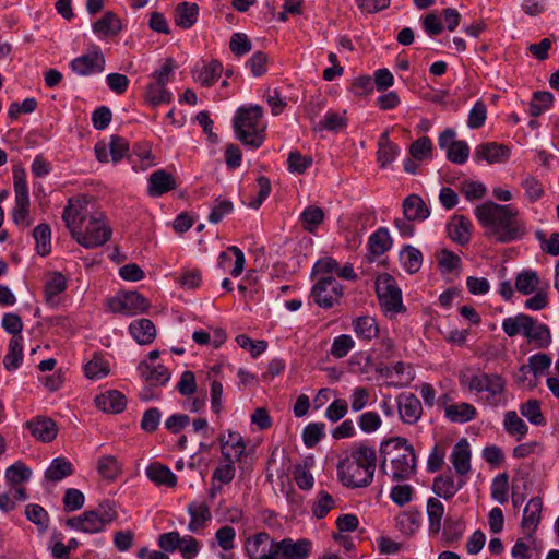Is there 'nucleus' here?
I'll return each mask as SVG.
<instances>
[{
    "instance_id": "19",
    "label": "nucleus",
    "mask_w": 559,
    "mask_h": 559,
    "mask_svg": "<svg viewBox=\"0 0 559 559\" xmlns=\"http://www.w3.org/2000/svg\"><path fill=\"white\" fill-rule=\"evenodd\" d=\"M147 181V193L152 198L160 197L176 189V180L174 176L164 169L153 171Z\"/></svg>"
},
{
    "instance_id": "54",
    "label": "nucleus",
    "mask_w": 559,
    "mask_h": 559,
    "mask_svg": "<svg viewBox=\"0 0 559 559\" xmlns=\"http://www.w3.org/2000/svg\"><path fill=\"white\" fill-rule=\"evenodd\" d=\"M66 288H67L66 277L59 272L51 274L45 284V296H46L47 302L52 304L55 301V298L59 294L64 292Z\"/></svg>"
},
{
    "instance_id": "25",
    "label": "nucleus",
    "mask_w": 559,
    "mask_h": 559,
    "mask_svg": "<svg viewBox=\"0 0 559 559\" xmlns=\"http://www.w3.org/2000/svg\"><path fill=\"white\" fill-rule=\"evenodd\" d=\"M222 72V63L217 60H211L207 63L202 62L201 66H197L193 70V78L201 85L209 87L217 81Z\"/></svg>"
},
{
    "instance_id": "7",
    "label": "nucleus",
    "mask_w": 559,
    "mask_h": 559,
    "mask_svg": "<svg viewBox=\"0 0 559 559\" xmlns=\"http://www.w3.org/2000/svg\"><path fill=\"white\" fill-rule=\"evenodd\" d=\"M461 383L476 393L487 392L486 403L490 406L506 404V380L498 373L480 372L468 379L461 378Z\"/></svg>"
},
{
    "instance_id": "55",
    "label": "nucleus",
    "mask_w": 559,
    "mask_h": 559,
    "mask_svg": "<svg viewBox=\"0 0 559 559\" xmlns=\"http://www.w3.org/2000/svg\"><path fill=\"white\" fill-rule=\"evenodd\" d=\"M520 412L533 425L544 426L546 424L545 416L540 411V403L535 399L523 403L520 407Z\"/></svg>"
},
{
    "instance_id": "39",
    "label": "nucleus",
    "mask_w": 559,
    "mask_h": 559,
    "mask_svg": "<svg viewBox=\"0 0 559 559\" xmlns=\"http://www.w3.org/2000/svg\"><path fill=\"white\" fill-rule=\"evenodd\" d=\"M23 360L22 336H12L9 342L8 353L3 358L4 368L8 371L16 370Z\"/></svg>"
},
{
    "instance_id": "40",
    "label": "nucleus",
    "mask_w": 559,
    "mask_h": 559,
    "mask_svg": "<svg viewBox=\"0 0 559 559\" xmlns=\"http://www.w3.org/2000/svg\"><path fill=\"white\" fill-rule=\"evenodd\" d=\"M353 328L356 335L365 341H371L379 334V326L374 318L364 316L353 321Z\"/></svg>"
},
{
    "instance_id": "46",
    "label": "nucleus",
    "mask_w": 559,
    "mask_h": 559,
    "mask_svg": "<svg viewBox=\"0 0 559 559\" xmlns=\"http://www.w3.org/2000/svg\"><path fill=\"white\" fill-rule=\"evenodd\" d=\"M25 515L28 521L34 523L40 533L49 528L50 518L48 512L39 504L29 503L25 507Z\"/></svg>"
},
{
    "instance_id": "9",
    "label": "nucleus",
    "mask_w": 559,
    "mask_h": 559,
    "mask_svg": "<svg viewBox=\"0 0 559 559\" xmlns=\"http://www.w3.org/2000/svg\"><path fill=\"white\" fill-rule=\"evenodd\" d=\"M311 296L319 307L330 309L338 304L343 296V286L333 276H321L313 285Z\"/></svg>"
},
{
    "instance_id": "61",
    "label": "nucleus",
    "mask_w": 559,
    "mask_h": 559,
    "mask_svg": "<svg viewBox=\"0 0 559 559\" xmlns=\"http://www.w3.org/2000/svg\"><path fill=\"white\" fill-rule=\"evenodd\" d=\"M463 535V526L460 521L447 519L442 531V543L450 546L460 540Z\"/></svg>"
},
{
    "instance_id": "6",
    "label": "nucleus",
    "mask_w": 559,
    "mask_h": 559,
    "mask_svg": "<svg viewBox=\"0 0 559 559\" xmlns=\"http://www.w3.org/2000/svg\"><path fill=\"white\" fill-rule=\"evenodd\" d=\"M117 519L118 512L115 502L104 500L95 510H88L79 516L69 518L66 525L83 533L96 534L103 532L107 525Z\"/></svg>"
},
{
    "instance_id": "41",
    "label": "nucleus",
    "mask_w": 559,
    "mask_h": 559,
    "mask_svg": "<svg viewBox=\"0 0 559 559\" xmlns=\"http://www.w3.org/2000/svg\"><path fill=\"white\" fill-rule=\"evenodd\" d=\"M224 461L223 465L217 466L212 475V481H219L221 484L227 485L229 484L236 474L235 461L233 457V453L230 451H224Z\"/></svg>"
},
{
    "instance_id": "20",
    "label": "nucleus",
    "mask_w": 559,
    "mask_h": 559,
    "mask_svg": "<svg viewBox=\"0 0 559 559\" xmlns=\"http://www.w3.org/2000/svg\"><path fill=\"white\" fill-rule=\"evenodd\" d=\"M451 463L460 477L466 478L471 472V450L466 439H461L453 448Z\"/></svg>"
},
{
    "instance_id": "13",
    "label": "nucleus",
    "mask_w": 559,
    "mask_h": 559,
    "mask_svg": "<svg viewBox=\"0 0 559 559\" xmlns=\"http://www.w3.org/2000/svg\"><path fill=\"white\" fill-rule=\"evenodd\" d=\"M400 418L404 424L414 425L423 415L420 401L413 393H402L396 397Z\"/></svg>"
},
{
    "instance_id": "21",
    "label": "nucleus",
    "mask_w": 559,
    "mask_h": 559,
    "mask_svg": "<svg viewBox=\"0 0 559 559\" xmlns=\"http://www.w3.org/2000/svg\"><path fill=\"white\" fill-rule=\"evenodd\" d=\"M409 447H413V445L408 443L407 439L401 438V437H396V438H392L386 441H383L380 445V455L382 459L381 464H380V469L384 474H388V472H386L388 460L391 461V459H400L404 454V451H402V450L404 448H409Z\"/></svg>"
},
{
    "instance_id": "58",
    "label": "nucleus",
    "mask_w": 559,
    "mask_h": 559,
    "mask_svg": "<svg viewBox=\"0 0 559 559\" xmlns=\"http://www.w3.org/2000/svg\"><path fill=\"white\" fill-rule=\"evenodd\" d=\"M411 157L415 160H425L432 156V141L428 136H420L409 146Z\"/></svg>"
},
{
    "instance_id": "45",
    "label": "nucleus",
    "mask_w": 559,
    "mask_h": 559,
    "mask_svg": "<svg viewBox=\"0 0 559 559\" xmlns=\"http://www.w3.org/2000/svg\"><path fill=\"white\" fill-rule=\"evenodd\" d=\"M400 260L404 269L409 274H414L418 272L421 267L423 254L417 248L408 245L405 246L404 249L401 251Z\"/></svg>"
},
{
    "instance_id": "26",
    "label": "nucleus",
    "mask_w": 559,
    "mask_h": 559,
    "mask_svg": "<svg viewBox=\"0 0 559 559\" xmlns=\"http://www.w3.org/2000/svg\"><path fill=\"white\" fill-rule=\"evenodd\" d=\"M132 337L141 345L151 344L156 337V329L150 319L141 318L129 325Z\"/></svg>"
},
{
    "instance_id": "64",
    "label": "nucleus",
    "mask_w": 559,
    "mask_h": 559,
    "mask_svg": "<svg viewBox=\"0 0 559 559\" xmlns=\"http://www.w3.org/2000/svg\"><path fill=\"white\" fill-rule=\"evenodd\" d=\"M469 155V146L463 140H457L447 152V158L457 165L464 164Z\"/></svg>"
},
{
    "instance_id": "10",
    "label": "nucleus",
    "mask_w": 559,
    "mask_h": 559,
    "mask_svg": "<svg viewBox=\"0 0 559 559\" xmlns=\"http://www.w3.org/2000/svg\"><path fill=\"white\" fill-rule=\"evenodd\" d=\"M110 311L124 316H135L145 312L150 302L138 292H127L110 298L107 302Z\"/></svg>"
},
{
    "instance_id": "60",
    "label": "nucleus",
    "mask_w": 559,
    "mask_h": 559,
    "mask_svg": "<svg viewBox=\"0 0 559 559\" xmlns=\"http://www.w3.org/2000/svg\"><path fill=\"white\" fill-rule=\"evenodd\" d=\"M554 96L550 92H535L530 104V114L533 117L542 115L552 105Z\"/></svg>"
},
{
    "instance_id": "44",
    "label": "nucleus",
    "mask_w": 559,
    "mask_h": 559,
    "mask_svg": "<svg viewBox=\"0 0 559 559\" xmlns=\"http://www.w3.org/2000/svg\"><path fill=\"white\" fill-rule=\"evenodd\" d=\"M551 366V358L544 353L534 354L528 358L527 365H522L519 372H532L535 378L543 374Z\"/></svg>"
},
{
    "instance_id": "52",
    "label": "nucleus",
    "mask_w": 559,
    "mask_h": 559,
    "mask_svg": "<svg viewBox=\"0 0 559 559\" xmlns=\"http://www.w3.org/2000/svg\"><path fill=\"white\" fill-rule=\"evenodd\" d=\"M346 111L340 114L337 111H328L323 119L314 127V130H328L336 132L346 127Z\"/></svg>"
},
{
    "instance_id": "42",
    "label": "nucleus",
    "mask_w": 559,
    "mask_h": 559,
    "mask_svg": "<svg viewBox=\"0 0 559 559\" xmlns=\"http://www.w3.org/2000/svg\"><path fill=\"white\" fill-rule=\"evenodd\" d=\"M198 17V5L195 3L181 2L176 8V24L182 28H190Z\"/></svg>"
},
{
    "instance_id": "57",
    "label": "nucleus",
    "mask_w": 559,
    "mask_h": 559,
    "mask_svg": "<svg viewBox=\"0 0 559 559\" xmlns=\"http://www.w3.org/2000/svg\"><path fill=\"white\" fill-rule=\"evenodd\" d=\"M84 372L88 379H100L109 373V367L100 355L95 354L93 358L85 365Z\"/></svg>"
},
{
    "instance_id": "30",
    "label": "nucleus",
    "mask_w": 559,
    "mask_h": 559,
    "mask_svg": "<svg viewBox=\"0 0 559 559\" xmlns=\"http://www.w3.org/2000/svg\"><path fill=\"white\" fill-rule=\"evenodd\" d=\"M139 371L150 385H165L170 379L169 370L163 365L152 367L143 361L139 366Z\"/></svg>"
},
{
    "instance_id": "36",
    "label": "nucleus",
    "mask_w": 559,
    "mask_h": 559,
    "mask_svg": "<svg viewBox=\"0 0 559 559\" xmlns=\"http://www.w3.org/2000/svg\"><path fill=\"white\" fill-rule=\"evenodd\" d=\"M188 512L191 516L188 525L190 532H198L212 518L210 508L205 503L192 502L188 507Z\"/></svg>"
},
{
    "instance_id": "18",
    "label": "nucleus",
    "mask_w": 559,
    "mask_h": 559,
    "mask_svg": "<svg viewBox=\"0 0 559 559\" xmlns=\"http://www.w3.org/2000/svg\"><path fill=\"white\" fill-rule=\"evenodd\" d=\"M510 156V148L497 142L481 143L475 148V160H486L488 164L504 162Z\"/></svg>"
},
{
    "instance_id": "15",
    "label": "nucleus",
    "mask_w": 559,
    "mask_h": 559,
    "mask_svg": "<svg viewBox=\"0 0 559 559\" xmlns=\"http://www.w3.org/2000/svg\"><path fill=\"white\" fill-rule=\"evenodd\" d=\"M400 459H391V477L393 480H406L415 474L416 455L413 447L404 448Z\"/></svg>"
},
{
    "instance_id": "22",
    "label": "nucleus",
    "mask_w": 559,
    "mask_h": 559,
    "mask_svg": "<svg viewBox=\"0 0 559 559\" xmlns=\"http://www.w3.org/2000/svg\"><path fill=\"white\" fill-rule=\"evenodd\" d=\"M472 222L463 215H454L448 224L449 237L459 245H466L472 236Z\"/></svg>"
},
{
    "instance_id": "37",
    "label": "nucleus",
    "mask_w": 559,
    "mask_h": 559,
    "mask_svg": "<svg viewBox=\"0 0 559 559\" xmlns=\"http://www.w3.org/2000/svg\"><path fill=\"white\" fill-rule=\"evenodd\" d=\"M74 473L73 465L64 457H56L45 472V478L50 481H60Z\"/></svg>"
},
{
    "instance_id": "51",
    "label": "nucleus",
    "mask_w": 559,
    "mask_h": 559,
    "mask_svg": "<svg viewBox=\"0 0 559 559\" xmlns=\"http://www.w3.org/2000/svg\"><path fill=\"white\" fill-rule=\"evenodd\" d=\"M503 426L509 435H518V440H521L523 437H525L528 431L527 425L513 411L506 413Z\"/></svg>"
},
{
    "instance_id": "35",
    "label": "nucleus",
    "mask_w": 559,
    "mask_h": 559,
    "mask_svg": "<svg viewBox=\"0 0 559 559\" xmlns=\"http://www.w3.org/2000/svg\"><path fill=\"white\" fill-rule=\"evenodd\" d=\"M392 246V239L389 230L384 227H380L373 234L369 236L368 247L372 255L380 257L390 250Z\"/></svg>"
},
{
    "instance_id": "63",
    "label": "nucleus",
    "mask_w": 559,
    "mask_h": 559,
    "mask_svg": "<svg viewBox=\"0 0 559 559\" xmlns=\"http://www.w3.org/2000/svg\"><path fill=\"white\" fill-rule=\"evenodd\" d=\"M509 476L507 473L499 474L491 485V497L503 504L508 501Z\"/></svg>"
},
{
    "instance_id": "11",
    "label": "nucleus",
    "mask_w": 559,
    "mask_h": 559,
    "mask_svg": "<svg viewBox=\"0 0 559 559\" xmlns=\"http://www.w3.org/2000/svg\"><path fill=\"white\" fill-rule=\"evenodd\" d=\"M311 550L312 543L307 538L294 540L287 537L274 543V554L280 559H307Z\"/></svg>"
},
{
    "instance_id": "1",
    "label": "nucleus",
    "mask_w": 559,
    "mask_h": 559,
    "mask_svg": "<svg viewBox=\"0 0 559 559\" xmlns=\"http://www.w3.org/2000/svg\"><path fill=\"white\" fill-rule=\"evenodd\" d=\"M62 221L76 242L86 249L100 247L110 239L111 228L104 214L84 195L68 200Z\"/></svg>"
},
{
    "instance_id": "50",
    "label": "nucleus",
    "mask_w": 559,
    "mask_h": 559,
    "mask_svg": "<svg viewBox=\"0 0 559 559\" xmlns=\"http://www.w3.org/2000/svg\"><path fill=\"white\" fill-rule=\"evenodd\" d=\"M324 212L321 207L316 205L307 206L300 215V221L307 231H314L317 227L323 222Z\"/></svg>"
},
{
    "instance_id": "16",
    "label": "nucleus",
    "mask_w": 559,
    "mask_h": 559,
    "mask_svg": "<svg viewBox=\"0 0 559 559\" xmlns=\"http://www.w3.org/2000/svg\"><path fill=\"white\" fill-rule=\"evenodd\" d=\"M105 68V59L98 49L91 53L74 58L71 61V69L78 75H91L102 72Z\"/></svg>"
},
{
    "instance_id": "17",
    "label": "nucleus",
    "mask_w": 559,
    "mask_h": 559,
    "mask_svg": "<svg viewBox=\"0 0 559 559\" xmlns=\"http://www.w3.org/2000/svg\"><path fill=\"white\" fill-rule=\"evenodd\" d=\"M466 484V478L455 480L451 473L440 474L433 479L432 491L444 500L452 499Z\"/></svg>"
},
{
    "instance_id": "4",
    "label": "nucleus",
    "mask_w": 559,
    "mask_h": 559,
    "mask_svg": "<svg viewBox=\"0 0 559 559\" xmlns=\"http://www.w3.org/2000/svg\"><path fill=\"white\" fill-rule=\"evenodd\" d=\"M377 452L373 447L360 443L337 464V476L343 486L356 489L371 485L377 467Z\"/></svg>"
},
{
    "instance_id": "53",
    "label": "nucleus",
    "mask_w": 559,
    "mask_h": 559,
    "mask_svg": "<svg viewBox=\"0 0 559 559\" xmlns=\"http://www.w3.org/2000/svg\"><path fill=\"white\" fill-rule=\"evenodd\" d=\"M145 98L155 107L160 104L170 103L171 93L166 88V86L152 82L146 87Z\"/></svg>"
},
{
    "instance_id": "12",
    "label": "nucleus",
    "mask_w": 559,
    "mask_h": 559,
    "mask_svg": "<svg viewBox=\"0 0 559 559\" xmlns=\"http://www.w3.org/2000/svg\"><path fill=\"white\" fill-rule=\"evenodd\" d=\"M274 543L266 532H260L246 540L245 552L250 559H280L275 557Z\"/></svg>"
},
{
    "instance_id": "29",
    "label": "nucleus",
    "mask_w": 559,
    "mask_h": 559,
    "mask_svg": "<svg viewBox=\"0 0 559 559\" xmlns=\"http://www.w3.org/2000/svg\"><path fill=\"white\" fill-rule=\"evenodd\" d=\"M122 29L121 20L116 13L108 11L93 24V32L98 36H116Z\"/></svg>"
},
{
    "instance_id": "2",
    "label": "nucleus",
    "mask_w": 559,
    "mask_h": 559,
    "mask_svg": "<svg viewBox=\"0 0 559 559\" xmlns=\"http://www.w3.org/2000/svg\"><path fill=\"white\" fill-rule=\"evenodd\" d=\"M475 215L485 228V236L501 243L520 239L525 224L518 219L519 211L512 205L487 201L475 209Z\"/></svg>"
},
{
    "instance_id": "48",
    "label": "nucleus",
    "mask_w": 559,
    "mask_h": 559,
    "mask_svg": "<svg viewBox=\"0 0 559 559\" xmlns=\"http://www.w3.org/2000/svg\"><path fill=\"white\" fill-rule=\"evenodd\" d=\"M538 285V275L533 270H524L519 273L515 278V289L523 295H530L534 293Z\"/></svg>"
},
{
    "instance_id": "5",
    "label": "nucleus",
    "mask_w": 559,
    "mask_h": 559,
    "mask_svg": "<svg viewBox=\"0 0 559 559\" xmlns=\"http://www.w3.org/2000/svg\"><path fill=\"white\" fill-rule=\"evenodd\" d=\"M263 108L259 105L239 107L234 118V130L243 145L259 148L265 139V126L262 122Z\"/></svg>"
},
{
    "instance_id": "59",
    "label": "nucleus",
    "mask_w": 559,
    "mask_h": 559,
    "mask_svg": "<svg viewBox=\"0 0 559 559\" xmlns=\"http://www.w3.org/2000/svg\"><path fill=\"white\" fill-rule=\"evenodd\" d=\"M98 473L103 478L114 480L121 473V466L112 455L102 456L98 461Z\"/></svg>"
},
{
    "instance_id": "38",
    "label": "nucleus",
    "mask_w": 559,
    "mask_h": 559,
    "mask_svg": "<svg viewBox=\"0 0 559 559\" xmlns=\"http://www.w3.org/2000/svg\"><path fill=\"white\" fill-rule=\"evenodd\" d=\"M532 324V317L524 313H519L515 317L506 318L502 321L503 332L512 337L519 333L525 335L528 332V326Z\"/></svg>"
},
{
    "instance_id": "62",
    "label": "nucleus",
    "mask_w": 559,
    "mask_h": 559,
    "mask_svg": "<svg viewBox=\"0 0 559 559\" xmlns=\"http://www.w3.org/2000/svg\"><path fill=\"white\" fill-rule=\"evenodd\" d=\"M334 506L335 501L333 497L329 492L321 490L313 503L312 514L317 519H323L334 508Z\"/></svg>"
},
{
    "instance_id": "14",
    "label": "nucleus",
    "mask_w": 559,
    "mask_h": 559,
    "mask_svg": "<svg viewBox=\"0 0 559 559\" xmlns=\"http://www.w3.org/2000/svg\"><path fill=\"white\" fill-rule=\"evenodd\" d=\"M26 428L36 440L44 443L53 441L58 435L56 421L46 416H36L28 420Z\"/></svg>"
},
{
    "instance_id": "24",
    "label": "nucleus",
    "mask_w": 559,
    "mask_h": 559,
    "mask_svg": "<svg viewBox=\"0 0 559 559\" xmlns=\"http://www.w3.org/2000/svg\"><path fill=\"white\" fill-rule=\"evenodd\" d=\"M95 403L105 413L119 414L124 411L127 400L121 392L111 390L97 395Z\"/></svg>"
},
{
    "instance_id": "49",
    "label": "nucleus",
    "mask_w": 559,
    "mask_h": 559,
    "mask_svg": "<svg viewBox=\"0 0 559 559\" xmlns=\"http://www.w3.org/2000/svg\"><path fill=\"white\" fill-rule=\"evenodd\" d=\"M33 237L36 242L37 253L45 257L50 253V237L51 229L48 224H40L36 226L33 230Z\"/></svg>"
},
{
    "instance_id": "28",
    "label": "nucleus",
    "mask_w": 559,
    "mask_h": 559,
    "mask_svg": "<svg viewBox=\"0 0 559 559\" xmlns=\"http://www.w3.org/2000/svg\"><path fill=\"white\" fill-rule=\"evenodd\" d=\"M403 212L407 221H425L430 211L425 201L417 194H411L403 201Z\"/></svg>"
},
{
    "instance_id": "3",
    "label": "nucleus",
    "mask_w": 559,
    "mask_h": 559,
    "mask_svg": "<svg viewBox=\"0 0 559 559\" xmlns=\"http://www.w3.org/2000/svg\"><path fill=\"white\" fill-rule=\"evenodd\" d=\"M475 215L485 228V236L501 243L520 239L525 224L518 219L519 211L512 205L487 201L475 209Z\"/></svg>"
},
{
    "instance_id": "47",
    "label": "nucleus",
    "mask_w": 559,
    "mask_h": 559,
    "mask_svg": "<svg viewBox=\"0 0 559 559\" xmlns=\"http://www.w3.org/2000/svg\"><path fill=\"white\" fill-rule=\"evenodd\" d=\"M527 340L535 342L537 347L546 348L551 342V335L546 324H536L532 318V324L528 326V332L524 335Z\"/></svg>"
},
{
    "instance_id": "56",
    "label": "nucleus",
    "mask_w": 559,
    "mask_h": 559,
    "mask_svg": "<svg viewBox=\"0 0 559 559\" xmlns=\"http://www.w3.org/2000/svg\"><path fill=\"white\" fill-rule=\"evenodd\" d=\"M32 471L22 462H16L5 471V479L10 485L16 487L29 479Z\"/></svg>"
},
{
    "instance_id": "27",
    "label": "nucleus",
    "mask_w": 559,
    "mask_h": 559,
    "mask_svg": "<svg viewBox=\"0 0 559 559\" xmlns=\"http://www.w3.org/2000/svg\"><path fill=\"white\" fill-rule=\"evenodd\" d=\"M145 474L147 478L154 483L156 486H166L173 488L176 486L177 477L170 471V468L159 462L151 463L146 469Z\"/></svg>"
},
{
    "instance_id": "32",
    "label": "nucleus",
    "mask_w": 559,
    "mask_h": 559,
    "mask_svg": "<svg viewBox=\"0 0 559 559\" xmlns=\"http://www.w3.org/2000/svg\"><path fill=\"white\" fill-rule=\"evenodd\" d=\"M426 512L428 516V531L431 536H437L441 531V521L444 515V506L436 497H431L427 501Z\"/></svg>"
},
{
    "instance_id": "34",
    "label": "nucleus",
    "mask_w": 559,
    "mask_h": 559,
    "mask_svg": "<svg viewBox=\"0 0 559 559\" xmlns=\"http://www.w3.org/2000/svg\"><path fill=\"white\" fill-rule=\"evenodd\" d=\"M313 465L312 457H306L302 463L296 464L293 469V477L301 490H310L314 485V478L310 473Z\"/></svg>"
},
{
    "instance_id": "8",
    "label": "nucleus",
    "mask_w": 559,
    "mask_h": 559,
    "mask_svg": "<svg viewBox=\"0 0 559 559\" xmlns=\"http://www.w3.org/2000/svg\"><path fill=\"white\" fill-rule=\"evenodd\" d=\"M377 294L384 311L399 313L404 310L402 292L396 286L394 278L389 274L379 276L376 283Z\"/></svg>"
},
{
    "instance_id": "23",
    "label": "nucleus",
    "mask_w": 559,
    "mask_h": 559,
    "mask_svg": "<svg viewBox=\"0 0 559 559\" xmlns=\"http://www.w3.org/2000/svg\"><path fill=\"white\" fill-rule=\"evenodd\" d=\"M543 509V501L538 497L530 499L523 511L522 528L527 536H532L536 531Z\"/></svg>"
},
{
    "instance_id": "43",
    "label": "nucleus",
    "mask_w": 559,
    "mask_h": 559,
    "mask_svg": "<svg viewBox=\"0 0 559 559\" xmlns=\"http://www.w3.org/2000/svg\"><path fill=\"white\" fill-rule=\"evenodd\" d=\"M421 514L418 510H409L395 519L396 527L405 535L414 534L420 526Z\"/></svg>"
},
{
    "instance_id": "31",
    "label": "nucleus",
    "mask_w": 559,
    "mask_h": 559,
    "mask_svg": "<svg viewBox=\"0 0 559 559\" xmlns=\"http://www.w3.org/2000/svg\"><path fill=\"white\" fill-rule=\"evenodd\" d=\"M400 147L392 143L389 138V132H383L378 141L377 159L381 168L390 165L399 155Z\"/></svg>"
},
{
    "instance_id": "33",
    "label": "nucleus",
    "mask_w": 559,
    "mask_h": 559,
    "mask_svg": "<svg viewBox=\"0 0 559 559\" xmlns=\"http://www.w3.org/2000/svg\"><path fill=\"white\" fill-rule=\"evenodd\" d=\"M476 408L468 403L450 404L444 408L445 417L452 423H467L476 417Z\"/></svg>"
}]
</instances>
